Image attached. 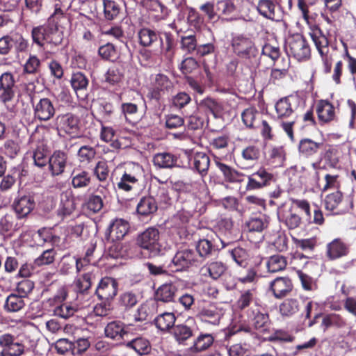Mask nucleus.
<instances>
[{"label": "nucleus", "mask_w": 356, "mask_h": 356, "mask_svg": "<svg viewBox=\"0 0 356 356\" xmlns=\"http://www.w3.org/2000/svg\"><path fill=\"white\" fill-rule=\"evenodd\" d=\"M309 35L321 57L324 73H330L332 66V58L329 54L328 39L316 25L310 26Z\"/></svg>", "instance_id": "f257e3e1"}, {"label": "nucleus", "mask_w": 356, "mask_h": 356, "mask_svg": "<svg viewBox=\"0 0 356 356\" xmlns=\"http://www.w3.org/2000/svg\"><path fill=\"white\" fill-rule=\"evenodd\" d=\"M230 46L233 54L242 60H250L256 57L258 53L254 40L246 35H234Z\"/></svg>", "instance_id": "f03ea898"}, {"label": "nucleus", "mask_w": 356, "mask_h": 356, "mask_svg": "<svg viewBox=\"0 0 356 356\" xmlns=\"http://www.w3.org/2000/svg\"><path fill=\"white\" fill-rule=\"evenodd\" d=\"M286 53L298 61H305L311 56L310 47L305 38L296 34L287 38L284 47Z\"/></svg>", "instance_id": "7ed1b4c3"}, {"label": "nucleus", "mask_w": 356, "mask_h": 356, "mask_svg": "<svg viewBox=\"0 0 356 356\" xmlns=\"http://www.w3.org/2000/svg\"><path fill=\"white\" fill-rule=\"evenodd\" d=\"M247 321L249 325L259 333L268 332L270 321L268 314L261 306L255 304L247 311Z\"/></svg>", "instance_id": "20e7f679"}, {"label": "nucleus", "mask_w": 356, "mask_h": 356, "mask_svg": "<svg viewBox=\"0 0 356 356\" xmlns=\"http://www.w3.org/2000/svg\"><path fill=\"white\" fill-rule=\"evenodd\" d=\"M159 238V229L154 227H150L138 236L137 244L141 248L147 250L152 256H156L161 251V245Z\"/></svg>", "instance_id": "39448f33"}, {"label": "nucleus", "mask_w": 356, "mask_h": 356, "mask_svg": "<svg viewBox=\"0 0 356 356\" xmlns=\"http://www.w3.org/2000/svg\"><path fill=\"white\" fill-rule=\"evenodd\" d=\"M56 122L59 131H63L72 138L77 137L79 135L80 122L76 115L70 113L59 115L57 116Z\"/></svg>", "instance_id": "423d86ee"}, {"label": "nucleus", "mask_w": 356, "mask_h": 356, "mask_svg": "<svg viewBox=\"0 0 356 356\" xmlns=\"http://www.w3.org/2000/svg\"><path fill=\"white\" fill-rule=\"evenodd\" d=\"M197 263V257L193 250L184 248L178 250L172 259L171 267L175 271H181L188 269Z\"/></svg>", "instance_id": "0eeeda50"}, {"label": "nucleus", "mask_w": 356, "mask_h": 356, "mask_svg": "<svg viewBox=\"0 0 356 356\" xmlns=\"http://www.w3.org/2000/svg\"><path fill=\"white\" fill-rule=\"evenodd\" d=\"M300 103L301 99L297 95H290L280 99L275 105L277 118H289L298 109Z\"/></svg>", "instance_id": "6e6552de"}, {"label": "nucleus", "mask_w": 356, "mask_h": 356, "mask_svg": "<svg viewBox=\"0 0 356 356\" xmlns=\"http://www.w3.org/2000/svg\"><path fill=\"white\" fill-rule=\"evenodd\" d=\"M49 29V27L47 24L33 28L31 32L33 42L40 47L43 46L45 42L55 46L61 44L60 36L54 33H51Z\"/></svg>", "instance_id": "1a4fd4ad"}, {"label": "nucleus", "mask_w": 356, "mask_h": 356, "mask_svg": "<svg viewBox=\"0 0 356 356\" xmlns=\"http://www.w3.org/2000/svg\"><path fill=\"white\" fill-rule=\"evenodd\" d=\"M15 95V81L11 72L0 76V101L5 105L11 102Z\"/></svg>", "instance_id": "9d476101"}, {"label": "nucleus", "mask_w": 356, "mask_h": 356, "mask_svg": "<svg viewBox=\"0 0 356 356\" xmlns=\"http://www.w3.org/2000/svg\"><path fill=\"white\" fill-rule=\"evenodd\" d=\"M274 181V176L264 168H260L256 172L248 177L246 189L257 190L270 184Z\"/></svg>", "instance_id": "9b49d317"}, {"label": "nucleus", "mask_w": 356, "mask_h": 356, "mask_svg": "<svg viewBox=\"0 0 356 356\" xmlns=\"http://www.w3.org/2000/svg\"><path fill=\"white\" fill-rule=\"evenodd\" d=\"M0 346L1 356H20L24 351V346L10 334L0 336Z\"/></svg>", "instance_id": "f8f14e48"}, {"label": "nucleus", "mask_w": 356, "mask_h": 356, "mask_svg": "<svg viewBox=\"0 0 356 356\" xmlns=\"http://www.w3.org/2000/svg\"><path fill=\"white\" fill-rule=\"evenodd\" d=\"M34 116L40 121H48L55 113L56 108L53 102L47 97L40 98L33 102Z\"/></svg>", "instance_id": "ddd939ff"}, {"label": "nucleus", "mask_w": 356, "mask_h": 356, "mask_svg": "<svg viewBox=\"0 0 356 356\" xmlns=\"http://www.w3.org/2000/svg\"><path fill=\"white\" fill-rule=\"evenodd\" d=\"M152 85V88L149 90L147 97L156 101H159L162 95L172 87V81L169 79L168 76L163 74H156Z\"/></svg>", "instance_id": "4468645a"}, {"label": "nucleus", "mask_w": 356, "mask_h": 356, "mask_svg": "<svg viewBox=\"0 0 356 356\" xmlns=\"http://www.w3.org/2000/svg\"><path fill=\"white\" fill-rule=\"evenodd\" d=\"M204 211V204L197 197H192L186 202L183 209L177 213V218L185 224L189 221L195 213H202Z\"/></svg>", "instance_id": "2eb2a0df"}, {"label": "nucleus", "mask_w": 356, "mask_h": 356, "mask_svg": "<svg viewBox=\"0 0 356 356\" xmlns=\"http://www.w3.org/2000/svg\"><path fill=\"white\" fill-rule=\"evenodd\" d=\"M278 219L289 229L299 227L302 219L293 207H282L277 211Z\"/></svg>", "instance_id": "dca6fc26"}, {"label": "nucleus", "mask_w": 356, "mask_h": 356, "mask_svg": "<svg viewBox=\"0 0 356 356\" xmlns=\"http://www.w3.org/2000/svg\"><path fill=\"white\" fill-rule=\"evenodd\" d=\"M223 308L216 304H210L202 307L197 314V317L204 322L218 325L223 316Z\"/></svg>", "instance_id": "f3484780"}, {"label": "nucleus", "mask_w": 356, "mask_h": 356, "mask_svg": "<svg viewBox=\"0 0 356 356\" xmlns=\"http://www.w3.org/2000/svg\"><path fill=\"white\" fill-rule=\"evenodd\" d=\"M117 282L108 277L102 278L96 289L95 293L100 300H112L118 292Z\"/></svg>", "instance_id": "a211bd4d"}, {"label": "nucleus", "mask_w": 356, "mask_h": 356, "mask_svg": "<svg viewBox=\"0 0 356 356\" xmlns=\"http://www.w3.org/2000/svg\"><path fill=\"white\" fill-rule=\"evenodd\" d=\"M17 217L21 220L27 217L35 207L34 199L31 195H23L16 198L13 204Z\"/></svg>", "instance_id": "6ab92c4d"}, {"label": "nucleus", "mask_w": 356, "mask_h": 356, "mask_svg": "<svg viewBox=\"0 0 356 356\" xmlns=\"http://www.w3.org/2000/svg\"><path fill=\"white\" fill-rule=\"evenodd\" d=\"M76 209V204L73 193L70 190H66L60 194V203L57 209L59 216L65 217L70 216Z\"/></svg>", "instance_id": "aec40b11"}, {"label": "nucleus", "mask_w": 356, "mask_h": 356, "mask_svg": "<svg viewBox=\"0 0 356 356\" xmlns=\"http://www.w3.org/2000/svg\"><path fill=\"white\" fill-rule=\"evenodd\" d=\"M67 20L68 19L63 10L60 8H56L47 22V25L49 27V31L58 35L60 40L63 41V31H60V28H62L67 22Z\"/></svg>", "instance_id": "412c9836"}, {"label": "nucleus", "mask_w": 356, "mask_h": 356, "mask_svg": "<svg viewBox=\"0 0 356 356\" xmlns=\"http://www.w3.org/2000/svg\"><path fill=\"white\" fill-rule=\"evenodd\" d=\"M23 225V222L17 217L6 214L0 219V234L13 236Z\"/></svg>", "instance_id": "4be33fe9"}, {"label": "nucleus", "mask_w": 356, "mask_h": 356, "mask_svg": "<svg viewBox=\"0 0 356 356\" xmlns=\"http://www.w3.org/2000/svg\"><path fill=\"white\" fill-rule=\"evenodd\" d=\"M67 154L62 151H55L49 158V168L54 176L61 175L66 167Z\"/></svg>", "instance_id": "5701e85b"}, {"label": "nucleus", "mask_w": 356, "mask_h": 356, "mask_svg": "<svg viewBox=\"0 0 356 356\" xmlns=\"http://www.w3.org/2000/svg\"><path fill=\"white\" fill-rule=\"evenodd\" d=\"M348 252V246L340 238H335L327 244L326 255L330 260H335L345 257Z\"/></svg>", "instance_id": "b1692460"}, {"label": "nucleus", "mask_w": 356, "mask_h": 356, "mask_svg": "<svg viewBox=\"0 0 356 356\" xmlns=\"http://www.w3.org/2000/svg\"><path fill=\"white\" fill-rule=\"evenodd\" d=\"M292 283L287 277H277L270 282V287L276 298L286 296L292 290Z\"/></svg>", "instance_id": "393cba45"}, {"label": "nucleus", "mask_w": 356, "mask_h": 356, "mask_svg": "<svg viewBox=\"0 0 356 356\" xmlns=\"http://www.w3.org/2000/svg\"><path fill=\"white\" fill-rule=\"evenodd\" d=\"M189 160L190 164L193 165V168L197 170L202 177L207 174L210 164V159L206 153L197 152L191 156Z\"/></svg>", "instance_id": "a878e982"}, {"label": "nucleus", "mask_w": 356, "mask_h": 356, "mask_svg": "<svg viewBox=\"0 0 356 356\" xmlns=\"http://www.w3.org/2000/svg\"><path fill=\"white\" fill-rule=\"evenodd\" d=\"M177 292V287L172 283H165L160 286L155 293V300L159 302H173Z\"/></svg>", "instance_id": "bb28decb"}, {"label": "nucleus", "mask_w": 356, "mask_h": 356, "mask_svg": "<svg viewBox=\"0 0 356 356\" xmlns=\"http://www.w3.org/2000/svg\"><path fill=\"white\" fill-rule=\"evenodd\" d=\"M104 332L106 337L116 340L124 339L128 334L124 324L120 321L108 323Z\"/></svg>", "instance_id": "cd10ccee"}, {"label": "nucleus", "mask_w": 356, "mask_h": 356, "mask_svg": "<svg viewBox=\"0 0 356 356\" xmlns=\"http://www.w3.org/2000/svg\"><path fill=\"white\" fill-rule=\"evenodd\" d=\"M268 225L269 217L262 213L251 216L245 222V227L250 232H261Z\"/></svg>", "instance_id": "c85d7f7f"}, {"label": "nucleus", "mask_w": 356, "mask_h": 356, "mask_svg": "<svg viewBox=\"0 0 356 356\" xmlns=\"http://www.w3.org/2000/svg\"><path fill=\"white\" fill-rule=\"evenodd\" d=\"M316 112L322 122H330L336 117L335 108L328 101H321L317 106Z\"/></svg>", "instance_id": "c756f323"}, {"label": "nucleus", "mask_w": 356, "mask_h": 356, "mask_svg": "<svg viewBox=\"0 0 356 356\" xmlns=\"http://www.w3.org/2000/svg\"><path fill=\"white\" fill-rule=\"evenodd\" d=\"M322 145L321 143L315 142L309 138H303L299 143L298 151L301 156L309 157L316 154Z\"/></svg>", "instance_id": "7c9ffc66"}, {"label": "nucleus", "mask_w": 356, "mask_h": 356, "mask_svg": "<svg viewBox=\"0 0 356 356\" xmlns=\"http://www.w3.org/2000/svg\"><path fill=\"white\" fill-rule=\"evenodd\" d=\"M124 73L122 69L118 66H113L108 69L104 74V83L109 86L118 87L122 83Z\"/></svg>", "instance_id": "2f4dec72"}, {"label": "nucleus", "mask_w": 356, "mask_h": 356, "mask_svg": "<svg viewBox=\"0 0 356 356\" xmlns=\"http://www.w3.org/2000/svg\"><path fill=\"white\" fill-rule=\"evenodd\" d=\"M227 270L226 266L220 261H213L202 268L203 275H209L213 280L220 277Z\"/></svg>", "instance_id": "473e14b6"}, {"label": "nucleus", "mask_w": 356, "mask_h": 356, "mask_svg": "<svg viewBox=\"0 0 356 356\" xmlns=\"http://www.w3.org/2000/svg\"><path fill=\"white\" fill-rule=\"evenodd\" d=\"M177 157L168 152L158 153L154 155L153 162L159 168H171L176 165Z\"/></svg>", "instance_id": "72a5a7b5"}, {"label": "nucleus", "mask_w": 356, "mask_h": 356, "mask_svg": "<svg viewBox=\"0 0 356 356\" xmlns=\"http://www.w3.org/2000/svg\"><path fill=\"white\" fill-rule=\"evenodd\" d=\"M138 302V296L132 291L121 293L118 297V305L125 311L132 309Z\"/></svg>", "instance_id": "f704fd0d"}, {"label": "nucleus", "mask_w": 356, "mask_h": 356, "mask_svg": "<svg viewBox=\"0 0 356 356\" xmlns=\"http://www.w3.org/2000/svg\"><path fill=\"white\" fill-rule=\"evenodd\" d=\"M26 305L24 297L16 294H10L5 302L4 309L8 312H17Z\"/></svg>", "instance_id": "c9c22d12"}, {"label": "nucleus", "mask_w": 356, "mask_h": 356, "mask_svg": "<svg viewBox=\"0 0 356 356\" xmlns=\"http://www.w3.org/2000/svg\"><path fill=\"white\" fill-rule=\"evenodd\" d=\"M157 210V204L152 197H144L137 205V212L141 216H149Z\"/></svg>", "instance_id": "e433bc0d"}, {"label": "nucleus", "mask_w": 356, "mask_h": 356, "mask_svg": "<svg viewBox=\"0 0 356 356\" xmlns=\"http://www.w3.org/2000/svg\"><path fill=\"white\" fill-rule=\"evenodd\" d=\"M176 317L172 312H165L154 319L156 327L161 331H168L175 325Z\"/></svg>", "instance_id": "4c0bfd02"}, {"label": "nucleus", "mask_w": 356, "mask_h": 356, "mask_svg": "<svg viewBox=\"0 0 356 356\" xmlns=\"http://www.w3.org/2000/svg\"><path fill=\"white\" fill-rule=\"evenodd\" d=\"M32 157L36 166L40 168L45 166L49 158L47 146L42 143H39L33 149Z\"/></svg>", "instance_id": "58836bf2"}, {"label": "nucleus", "mask_w": 356, "mask_h": 356, "mask_svg": "<svg viewBox=\"0 0 356 356\" xmlns=\"http://www.w3.org/2000/svg\"><path fill=\"white\" fill-rule=\"evenodd\" d=\"M346 325V320L337 314H330L325 315L322 320L321 326L323 331H326L330 327L341 328Z\"/></svg>", "instance_id": "ea45409f"}, {"label": "nucleus", "mask_w": 356, "mask_h": 356, "mask_svg": "<svg viewBox=\"0 0 356 356\" xmlns=\"http://www.w3.org/2000/svg\"><path fill=\"white\" fill-rule=\"evenodd\" d=\"M285 159L286 153L282 147H273L268 152V163L275 168L282 166Z\"/></svg>", "instance_id": "a19ab883"}, {"label": "nucleus", "mask_w": 356, "mask_h": 356, "mask_svg": "<svg viewBox=\"0 0 356 356\" xmlns=\"http://www.w3.org/2000/svg\"><path fill=\"white\" fill-rule=\"evenodd\" d=\"M300 309V302L298 300L288 298L283 301L279 307L282 316L290 317L297 313Z\"/></svg>", "instance_id": "79ce46f5"}, {"label": "nucleus", "mask_w": 356, "mask_h": 356, "mask_svg": "<svg viewBox=\"0 0 356 356\" xmlns=\"http://www.w3.org/2000/svg\"><path fill=\"white\" fill-rule=\"evenodd\" d=\"M72 185L74 188L88 186L90 183L89 173L84 170H74L71 175Z\"/></svg>", "instance_id": "37998d69"}, {"label": "nucleus", "mask_w": 356, "mask_h": 356, "mask_svg": "<svg viewBox=\"0 0 356 356\" xmlns=\"http://www.w3.org/2000/svg\"><path fill=\"white\" fill-rule=\"evenodd\" d=\"M275 3L273 0H259L257 10L264 17L273 19L275 13Z\"/></svg>", "instance_id": "c03bdc74"}, {"label": "nucleus", "mask_w": 356, "mask_h": 356, "mask_svg": "<svg viewBox=\"0 0 356 356\" xmlns=\"http://www.w3.org/2000/svg\"><path fill=\"white\" fill-rule=\"evenodd\" d=\"M144 5L149 10L155 12L158 19H165L169 15V10L159 0H145Z\"/></svg>", "instance_id": "a18cd8bd"}, {"label": "nucleus", "mask_w": 356, "mask_h": 356, "mask_svg": "<svg viewBox=\"0 0 356 356\" xmlns=\"http://www.w3.org/2000/svg\"><path fill=\"white\" fill-rule=\"evenodd\" d=\"M129 223L122 218L115 219L110 226L111 233L117 240L122 239L129 231Z\"/></svg>", "instance_id": "49530a36"}, {"label": "nucleus", "mask_w": 356, "mask_h": 356, "mask_svg": "<svg viewBox=\"0 0 356 356\" xmlns=\"http://www.w3.org/2000/svg\"><path fill=\"white\" fill-rule=\"evenodd\" d=\"M287 265L286 258L280 254L270 257L266 262L268 270L276 273L284 270Z\"/></svg>", "instance_id": "de8ad7c7"}, {"label": "nucleus", "mask_w": 356, "mask_h": 356, "mask_svg": "<svg viewBox=\"0 0 356 356\" xmlns=\"http://www.w3.org/2000/svg\"><path fill=\"white\" fill-rule=\"evenodd\" d=\"M75 265H79V259L70 254L64 255L58 264V273L61 275L70 273Z\"/></svg>", "instance_id": "09e8293b"}, {"label": "nucleus", "mask_w": 356, "mask_h": 356, "mask_svg": "<svg viewBox=\"0 0 356 356\" xmlns=\"http://www.w3.org/2000/svg\"><path fill=\"white\" fill-rule=\"evenodd\" d=\"M341 157V152L340 149L336 147H332L325 152L324 159L329 167L339 168L340 167Z\"/></svg>", "instance_id": "8fccbe9b"}, {"label": "nucleus", "mask_w": 356, "mask_h": 356, "mask_svg": "<svg viewBox=\"0 0 356 356\" xmlns=\"http://www.w3.org/2000/svg\"><path fill=\"white\" fill-rule=\"evenodd\" d=\"M243 124L249 128H255L260 117V113L253 107L244 110L241 114Z\"/></svg>", "instance_id": "3c124183"}, {"label": "nucleus", "mask_w": 356, "mask_h": 356, "mask_svg": "<svg viewBox=\"0 0 356 356\" xmlns=\"http://www.w3.org/2000/svg\"><path fill=\"white\" fill-rule=\"evenodd\" d=\"M140 44L143 47H149L156 42L160 37L158 33L147 28H143L138 32Z\"/></svg>", "instance_id": "603ef678"}, {"label": "nucleus", "mask_w": 356, "mask_h": 356, "mask_svg": "<svg viewBox=\"0 0 356 356\" xmlns=\"http://www.w3.org/2000/svg\"><path fill=\"white\" fill-rule=\"evenodd\" d=\"M138 182V177L130 173L124 172L117 184L120 190L129 192L131 191Z\"/></svg>", "instance_id": "864d4df0"}, {"label": "nucleus", "mask_w": 356, "mask_h": 356, "mask_svg": "<svg viewBox=\"0 0 356 356\" xmlns=\"http://www.w3.org/2000/svg\"><path fill=\"white\" fill-rule=\"evenodd\" d=\"M215 164L219 170L222 173L225 179L229 182L238 181L240 174L232 167L221 163L218 160L215 161Z\"/></svg>", "instance_id": "5fc2aeb1"}, {"label": "nucleus", "mask_w": 356, "mask_h": 356, "mask_svg": "<svg viewBox=\"0 0 356 356\" xmlns=\"http://www.w3.org/2000/svg\"><path fill=\"white\" fill-rule=\"evenodd\" d=\"M70 83L72 88L78 95L79 92L86 90L88 85V79L83 73L76 72L72 74L70 79Z\"/></svg>", "instance_id": "6e6d98bb"}, {"label": "nucleus", "mask_w": 356, "mask_h": 356, "mask_svg": "<svg viewBox=\"0 0 356 356\" xmlns=\"http://www.w3.org/2000/svg\"><path fill=\"white\" fill-rule=\"evenodd\" d=\"M173 336L177 342L181 343L193 336V330L184 324L177 325L173 328Z\"/></svg>", "instance_id": "4d7b16f0"}, {"label": "nucleus", "mask_w": 356, "mask_h": 356, "mask_svg": "<svg viewBox=\"0 0 356 356\" xmlns=\"http://www.w3.org/2000/svg\"><path fill=\"white\" fill-rule=\"evenodd\" d=\"M213 343V337L210 334H200L191 348L192 351L200 352L207 350Z\"/></svg>", "instance_id": "13d9d810"}, {"label": "nucleus", "mask_w": 356, "mask_h": 356, "mask_svg": "<svg viewBox=\"0 0 356 356\" xmlns=\"http://www.w3.org/2000/svg\"><path fill=\"white\" fill-rule=\"evenodd\" d=\"M104 17L107 20H113L120 14V7L119 4L112 0H103Z\"/></svg>", "instance_id": "bf43d9fd"}, {"label": "nucleus", "mask_w": 356, "mask_h": 356, "mask_svg": "<svg viewBox=\"0 0 356 356\" xmlns=\"http://www.w3.org/2000/svg\"><path fill=\"white\" fill-rule=\"evenodd\" d=\"M93 277L92 273H86L78 277L74 282L76 290L81 293L88 291L91 287Z\"/></svg>", "instance_id": "052dcab7"}, {"label": "nucleus", "mask_w": 356, "mask_h": 356, "mask_svg": "<svg viewBox=\"0 0 356 356\" xmlns=\"http://www.w3.org/2000/svg\"><path fill=\"white\" fill-rule=\"evenodd\" d=\"M232 259L240 266L245 267L248 264L249 254L248 251L241 247H236L229 250Z\"/></svg>", "instance_id": "680f3d73"}, {"label": "nucleus", "mask_w": 356, "mask_h": 356, "mask_svg": "<svg viewBox=\"0 0 356 356\" xmlns=\"http://www.w3.org/2000/svg\"><path fill=\"white\" fill-rule=\"evenodd\" d=\"M36 240L41 245L44 243L55 244L59 242V237L54 235L50 229L43 227L37 232Z\"/></svg>", "instance_id": "e2e57ef3"}, {"label": "nucleus", "mask_w": 356, "mask_h": 356, "mask_svg": "<svg viewBox=\"0 0 356 356\" xmlns=\"http://www.w3.org/2000/svg\"><path fill=\"white\" fill-rule=\"evenodd\" d=\"M54 348L58 354L65 355L68 352H72L75 355V344L67 339H58L54 344Z\"/></svg>", "instance_id": "0e129e2a"}, {"label": "nucleus", "mask_w": 356, "mask_h": 356, "mask_svg": "<svg viewBox=\"0 0 356 356\" xmlns=\"http://www.w3.org/2000/svg\"><path fill=\"white\" fill-rule=\"evenodd\" d=\"M78 308L76 306L72 305L68 303H63L58 306H56L54 310L56 316H58L64 319H67L72 316L77 311Z\"/></svg>", "instance_id": "69168bd1"}, {"label": "nucleus", "mask_w": 356, "mask_h": 356, "mask_svg": "<svg viewBox=\"0 0 356 356\" xmlns=\"http://www.w3.org/2000/svg\"><path fill=\"white\" fill-rule=\"evenodd\" d=\"M127 346L133 348L139 355H143L148 353L149 343L145 339L136 338L129 341Z\"/></svg>", "instance_id": "338daca9"}, {"label": "nucleus", "mask_w": 356, "mask_h": 356, "mask_svg": "<svg viewBox=\"0 0 356 356\" xmlns=\"http://www.w3.org/2000/svg\"><path fill=\"white\" fill-rule=\"evenodd\" d=\"M56 252L54 248H50L42 252V253L34 260L36 266L49 265L55 260Z\"/></svg>", "instance_id": "774afa93"}]
</instances>
